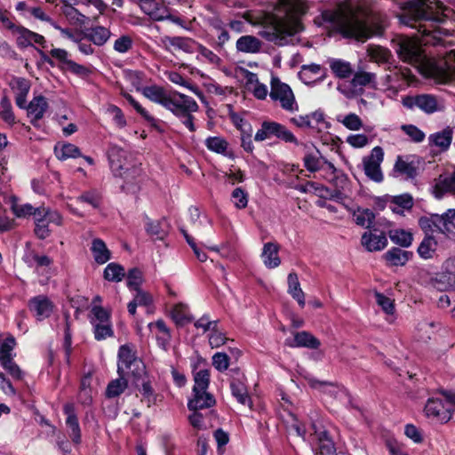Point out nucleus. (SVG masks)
<instances>
[{
	"label": "nucleus",
	"mask_w": 455,
	"mask_h": 455,
	"mask_svg": "<svg viewBox=\"0 0 455 455\" xmlns=\"http://www.w3.org/2000/svg\"><path fill=\"white\" fill-rule=\"evenodd\" d=\"M446 12H450L449 8L437 0H408L402 4L397 18L400 23L416 28L424 44L453 45L455 42L448 38L455 29L444 27Z\"/></svg>",
	"instance_id": "f257e3e1"
},
{
	"label": "nucleus",
	"mask_w": 455,
	"mask_h": 455,
	"mask_svg": "<svg viewBox=\"0 0 455 455\" xmlns=\"http://www.w3.org/2000/svg\"><path fill=\"white\" fill-rule=\"evenodd\" d=\"M392 44L403 62L414 66L427 76L435 78L441 84H448L455 79V50L450 51L443 60L436 64L427 58L418 40L399 36Z\"/></svg>",
	"instance_id": "f03ea898"
},
{
	"label": "nucleus",
	"mask_w": 455,
	"mask_h": 455,
	"mask_svg": "<svg viewBox=\"0 0 455 455\" xmlns=\"http://www.w3.org/2000/svg\"><path fill=\"white\" fill-rule=\"evenodd\" d=\"M324 22L346 38L364 42L384 31L383 15H366L352 10L325 11L322 14Z\"/></svg>",
	"instance_id": "7ed1b4c3"
},
{
	"label": "nucleus",
	"mask_w": 455,
	"mask_h": 455,
	"mask_svg": "<svg viewBox=\"0 0 455 455\" xmlns=\"http://www.w3.org/2000/svg\"><path fill=\"white\" fill-rule=\"evenodd\" d=\"M302 30L303 25L299 19L273 15L264 21L259 35L277 46H284L292 44L293 36Z\"/></svg>",
	"instance_id": "20e7f679"
},
{
	"label": "nucleus",
	"mask_w": 455,
	"mask_h": 455,
	"mask_svg": "<svg viewBox=\"0 0 455 455\" xmlns=\"http://www.w3.org/2000/svg\"><path fill=\"white\" fill-rule=\"evenodd\" d=\"M165 108L179 118L189 132H196L193 114L198 111L199 106L192 97L177 91H171Z\"/></svg>",
	"instance_id": "39448f33"
},
{
	"label": "nucleus",
	"mask_w": 455,
	"mask_h": 455,
	"mask_svg": "<svg viewBox=\"0 0 455 455\" xmlns=\"http://www.w3.org/2000/svg\"><path fill=\"white\" fill-rule=\"evenodd\" d=\"M425 161L418 155H399L396 156L390 175L403 180H414L424 169Z\"/></svg>",
	"instance_id": "423d86ee"
},
{
	"label": "nucleus",
	"mask_w": 455,
	"mask_h": 455,
	"mask_svg": "<svg viewBox=\"0 0 455 455\" xmlns=\"http://www.w3.org/2000/svg\"><path fill=\"white\" fill-rule=\"evenodd\" d=\"M117 373L119 376H132L139 379L145 373L143 363L137 358L135 353L127 345H123L118 350Z\"/></svg>",
	"instance_id": "0eeeda50"
},
{
	"label": "nucleus",
	"mask_w": 455,
	"mask_h": 455,
	"mask_svg": "<svg viewBox=\"0 0 455 455\" xmlns=\"http://www.w3.org/2000/svg\"><path fill=\"white\" fill-rule=\"evenodd\" d=\"M276 138L286 143L299 145V141L295 135L283 124L275 121H264L260 128L257 131L254 140L258 142Z\"/></svg>",
	"instance_id": "6e6552de"
},
{
	"label": "nucleus",
	"mask_w": 455,
	"mask_h": 455,
	"mask_svg": "<svg viewBox=\"0 0 455 455\" xmlns=\"http://www.w3.org/2000/svg\"><path fill=\"white\" fill-rule=\"evenodd\" d=\"M402 104L404 108L411 110L417 108L427 115L442 112L445 109L442 100L428 93L405 96L402 99Z\"/></svg>",
	"instance_id": "1a4fd4ad"
},
{
	"label": "nucleus",
	"mask_w": 455,
	"mask_h": 455,
	"mask_svg": "<svg viewBox=\"0 0 455 455\" xmlns=\"http://www.w3.org/2000/svg\"><path fill=\"white\" fill-rule=\"evenodd\" d=\"M269 96L272 100L279 101L284 110L292 112L298 109L291 89L277 78L272 79Z\"/></svg>",
	"instance_id": "9d476101"
},
{
	"label": "nucleus",
	"mask_w": 455,
	"mask_h": 455,
	"mask_svg": "<svg viewBox=\"0 0 455 455\" xmlns=\"http://www.w3.org/2000/svg\"><path fill=\"white\" fill-rule=\"evenodd\" d=\"M384 160V151L379 146L373 148L371 154L363 158V165L365 175L374 182L379 183L384 176L380 164Z\"/></svg>",
	"instance_id": "9b49d317"
},
{
	"label": "nucleus",
	"mask_w": 455,
	"mask_h": 455,
	"mask_svg": "<svg viewBox=\"0 0 455 455\" xmlns=\"http://www.w3.org/2000/svg\"><path fill=\"white\" fill-rule=\"evenodd\" d=\"M143 12L153 20L161 21L170 20L172 22L179 23L180 18L171 14L170 9L165 5L163 0H137Z\"/></svg>",
	"instance_id": "f8f14e48"
},
{
	"label": "nucleus",
	"mask_w": 455,
	"mask_h": 455,
	"mask_svg": "<svg viewBox=\"0 0 455 455\" xmlns=\"http://www.w3.org/2000/svg\"><path fill=\"white\" fill-rule=\"evenodd\" d=\"M453 135L454 127L450 125L445 126L441 131L431 133L427 138L431 154L436 156L447 152L451 146Z\"/></svg>",
	"instance_id": "ddd939ff"
},
{
	"label": "nucleus",
	"mask_w": 455,
	"mask_h": 455,
	"mask_svg": "<svg viewBox=\"0 0 455 455\" xmlns=\"http://www.w3.org/2000/svg\"><path fill=\"white\" fill-rule=\"evenodd\" d=\"M425 412L441 423H446L451 419V405L439 398H430L425 406Z\"/></svg>",
	"instance_id": "4468645a"
},
{
	"label": "nucleus",
	"mask_w": 455,
	"mask_h": 455,
	"mask_svg": "<svg viewBox=\"0 0 455 455\" xmlns=\"http://www.w3.org/2000/svg\"><path fill=\"white\" fill-rule=\"evenodd\" d=\"M108 157L110 167L115 175H123L124 168H130V164H132L128 159V151L117 145H109L108 149Z\"/></svg>",
	"instance_id": "2eb2a0df"
},
{
	"label": "nucleus",
	"mask_w": 455,
	"mask_h": 455,
	"mask_svg": "<svg viewBox=\"0 0 455 455\" xmlns=\"http://www.w3.org/2000/svg\"><path fill=\"white\" fill-rule=\"evenodd\" d=\"M315 450L317 455H337L332 437L327 430L315 431Z\"/></svg>",
	"instance_id": "dca6fc26"
},
{
	"label": "nucleus",
	"mask_w": 455,
	"mask_h": 455,
	"mask_svg": "<svg viewBox=\"0 0 455 455\" xmlns=\"http://www.w3.org/2000/svg\"><path fill=\"white\" fill-rule=\"evenodd\" d=\"M28 307L36 319L42 321L51 315L53 304L46 296L38 295L29 300Z\"/></svg>",
	"instance_id": "f3484780"
},
{
	"label": "nucleus",
	"mask_w": 455,
	"mask_h": 455,
	"mask_svg": "<svg viewBox=\"0 0 455 455\" xmlns=\"http://www.w3.org/2000/svg\"><path fill=\"white\" fill-rule=\"evenodd\" d=\"M48 107L47 100L43 95L35 96L28 103V116L31 118L30 122L34 126H37V122L44 117Z\"/></svg>",
	"instance_id": "a211bd4d"
},
{
	"label": "nucleus",
	"mask_w": 455,
	"mask_h": 455,
	"mask_svg": "<svg viewBox=\"0 0 455 455\" xmlns=\"http://www.w3.org/2000/svg\"><path fill=\"white\" fill-rule=\"evenodd\" d=\"M362 244L368 251H378L387 246V239L383 232H379L375 229L374 232H365L363 235Z\"/></svg>",
	"instance_id": "6ab92c4d"
},
{
	"label": "nucleus",
	"mask_w": 455,
	"mask_h": 455,
	"mask_svg": "<svg viewBox=\"0 0 455 455\" xmlns=\"http://www.w3.org/2000/svg\"><path fill=\"white\" fill-rule=\"evenodd\" d=\"M263 42L257 36L245 35L240 36L235 43L236 51L243 53L257 54L260 52Z\"/></svg>",
	"instance_id": "aec40b11"
},
{
	"label": "nucleus",
	"mask_w": 455,
	"mask_h": 455,
	"mask_svg": "<svg viewBox=\"0 0 455 455\" xmlns=\"http://www.w3.org/2000/svg\"><path fill=\"white\" fill-rule=\"evenodd\" d=\"M286 345L291 347H307L310 349H317L321 342L310 332L302 331L296 332L292 340L286 339Z\"/></svg>",
	"instance_id": "412c9836"
},
{
	"label": "nucleus",
	"mask_w": 455,
	"mask_h": 455,
	"mask_svg": "<svg viewBox=\"0 0 455 455\" xmlns=\"http://www.w3.org/2000/svg\"><path fill=\"white\" fill-rule=\"evenodd\" d=\"M40 55L41 60L50 65L51 67H55V62L53 59L59 61L58 67L65 71L66 67L68 66V62H70L71 60L68 59V52L60 48H54L50 51V56L46 54L42 50H37Z\"/></svg>",
	"instance_id": "4be33fe9"
},
{
	"label": "nucleus",
	"mask_w": 455,
	"mask_h": 455,
	"mask_svg": "<svg viewBox=\"0 0 455 455\" xmlns=\"http://www.w3.org/2000/svg\"><path fill=\"white\" fill-rule=\"evenodd\" d=\"M194 397L188 403L189 411H196L206 408H211L215 405L216 400L214 396L207 391H193Z\"/></svg>",
	"instance_id": "5701e85b"
},
{
	"label": "nucleus",
	"mask_w": 455,
	"mask_h": 455,
	"mask_svg": "<svg viewBox=\"0 0 455 455\" xmlns=\"http://www.w3.org/2000/svg\"><path fill=\"white\" fill-rule=\"evenodd\" d=\"M146 231L152 239L164 241L169 233V224L165 219L152 220L148 218Z\"/></svg>",
	"instance_id": "b1692460"
},
{
	"label": "nucleus",
	"mask_w": 455,
	"mask_h": 455,
	"mask_svg": "<svg viewBox=\"0 0 455 455\" xmlns=\"http://www.w3.org/2000/svg\"><path fill=\"white\" fill-rule=\"evenodd\" d=\"M64 413L67 415L66 424L70 429V437L75 443L81 442V430L78 419L75 413L74 405L67 403L64 405Z\"/></svg>",
	"instance_id": "393cba45"
},
{
	"label": "nucleus",
	"mask_w": 455,
	"mask_h": 455,
	"mask_svg": "<svg viewBox=\"0 0 455 455\" xmlns=\"http://www.w3.org/2000/svg\"><path fill=\"white\" fill-rule=\"evenodd\" d=\"M141 93L152 102L160 104L165 108L171 91H167L159 85H150L143 87Z\"/></svg>",
	"instance_id": "a878e982"
},
{
	"label": "nucleus",
	"mask_w": 455,
	"mask_h": 455,
	"mask_svg": "<svg viewBox=\"0 0 455 455\" xmlns=\"http://www.w3.org/2000/svg\"><path fill=\"white\" fill-rule=\"evenodd\" d=\"M140 175V169L135 164H131L130 168H124L123 175H117L124 179V184L121 185L122 190L127 193H133L137 188V179Z\"/></svg>",
	"instance_id": "bb28decb"
},
{
	"label": "nucleus",
	"mask_w": 455,
	"mask_h": 455,
	"mask_svg": "<svg viewBox=\"0 0 455 455\" xmlns=\"http://www.w3.org/2000/svg\"><path fill=\"white\" fill-rule=\"evenodd\" d=\"M446 192L455 194V167L451 173L440 175L434 188L436 198H441Z\"/></svg>",
	"instance_id": "cd10ccee"
},
{
	"label": "nucleus",
	"mask_w": 455,
	"mask_h": 455,
	"mask_svg": "<svg viewBox=\"0 0 455 455\" xmlns=\"http://www.w3.org/2000/svg\"><path fill=\"white\" fill-rule=\"evenodd\" d=\"M230 389L232 395L243 405H251V401L248 394L247 387L240 378L232 376L230 381Z\"/></svg>",
	"instance_id": "c85d7f7f"
},
{
	"label": "nucleus",
	"mask_w": 455,
	"mask_h": 455,
	"mask_svg": "<svg viewBox=\"0 0 455 455\" xmlns=\"http://www.w3.org/2000/svg\"><path fill=\"white\" fill-rule=\"evenodd\" d=\"M110 36V30L102 26H94L86 28L84 32V37L98 46L104 45L109 39Z\"/></svg>",
	"instance_id": "c756f323"
},
{
	"label": "nucleus",
	"mask_w": 455,
	"mask_h": 455,
	"mask_svg": "<svg viewBox=\"0 0 455 455\" xmlns=\"http://www.w3.org/2000/svg\"><path fill=\"white\" fill-rule=\"evenodd\" d=\"M304 149L306 150V154L303 157V163L305 168L310 172H315L319 171L322 167L323 156L320 154L318 149H315V153L310 152V146L305 143H300Z\"/></svg>",
	"instance_id": "7c9ffc66"
},
{
	"label": "nucleus",
	"mask_w": 455,
	"mask_h": 455,
	"mask_svg": "<svg viewBox=\"0 0 455 455\" xmlns=\"http://www.w3.org/2000/svg\"><path fill=\"white\" fill-rule=\"evenodd\" d=\"M307 186L315 188L318 196L323 199H330L341 203L347 198V196L340 190V188L331 189L326 186L319 185L315 182H308Z\"/></svg>",
	"instance_id": "2f4dec72"
},
{
	"label": "nucleus",
	"mask_w": 455,
	"mask_h": 455,
	"mask_svg": "<svg viewBox=\"0 0 455 455\" xmlns=\"http://www.w3.org/2000/svg\"><path fill=\"white\" fill-rule=\"evenodd\" d=\"M353 78L350 81V84L354 89H360L365 86L374 87L377 83V76L375 73L366 71H356L353 73Z\"/></svg>",
	"instance_id": "473e14b6"
},
{
	"label": "nucleus",
	"mask_w": 455,
	"mask_h": 455,
	"mask_svg": "<svg viewBox=\"0 0 455 455\" xmlns=\"http://www.w3.org/2000/svg\"><path fill=\"white\" fill-rule=\"evenodd\" d=\"M329 63L331 72L339 79L348 78L354 73L352 65L348 61L339 59H331Z\"/></svg>",
	"instance_id": "72a5a7b5"
},
{
	"label": "nucleus",
	"mask_w": 455,
	"mask_h": 455,
	"mask_svg": "<svg viewBox=\"0 0 455 455\" xmlns=\"http://www.w3.org/2000/svg\"><path fill=\"white\" fill-rule=\"evenodd\" d=\"M141 379L140 387L139 390L140 394L143 395V398L148 403V406H150L152 403H156L157 395L156 394L151 380L146 373L142 374L139 379H134L137 386H139V381Z\"/></svg>",
	"instance_id": "f704fd0d"
},
{
	"label": "nucleus",
	"mask_w": 455,
	"mask_h": 455,
	"mask_svg": "<svg viewBox=\"0 0 455 455\" xmlns=\"http://www.w3.org/2000/svg\"><path fill=\"white\" fill-rule=\"evenodd\" d=\"M288 292L298 301L301 307L305 306V294L300 288L297 274L293 272L288 275Z\"/></svg>",
	"instance_id": "c9c22d12"
},
{
	"label": "nucleus",
	"mask_w": 455,
	"mask_h": 455,
	"mask_svg": "<svg viewBox=\"0 0 455 455\" xmlns=\"http://www.w3.org/2000/svg\"><path fill=\"white\" fill-rule=\"evenodd\" d=\"M0 118L9 125L16 124L11 100L6 95H4L0 100Z\"/></svg>",
	"instance_id": "e433bc0d"
},
{
	"label": "nucleus",
	"mask_w": 455,
	"mask_h": 455,
	"mask_svg": "<svg viewBox=\"0 0 455 455\" xmlns=\"http://www.w3.org/2000/svg\"><path fill=\"white\" fill-rule=\"evenodd\" d=\"M128 376H119L118 379L110 381L107 387L106 395L108 398L119 396L128 386Z\"/></svg>",
	"instance_id": "4c0bfd02"
},
{
	"label": "nucleus",
	"mask_w": 455,
	"mask_h": 455,
	"mask_svg": "<svg viewBox=\"0 0 455 455\" xmlns=\"http://www.w3.org/2000/svg\"><path fill=\"white\" fill-rule=\"evenodd\" d=\"M124 98L134 108L138 114H140L151 126L156 127V119L149 114L131 94L122 92Z\"/></svg>",
	"instance_id": "58836bf2"
},
{
	"label": "nucleus",
	"mask_w": 455,
	"mask_h": 455,
	"mask_svg": "<svg viewBox=\"0 0 455 455\" xmlns=\"http://www.w3.org/2000/svg\"><path fill=\"white\" fill-rule=\"evenodd\" d=\"M54 152L60 160H66L68 158H76L81 156L80 149L70 143L63 144L61 146H55Z\"/></svg>",
	"instance_id": "ea45409f"
},
{
	"label": "nucleus",
	"mask_w": 455,
	"mask_h": 455,
	"mask_svg": "<svg viewBox=\"0 0 455 455\" xmlns=\"http://www.w3.org/2000/svg\"><path fill=\"white\" fill-rule=\"evenodd\" d=\"M389 237L393 243L401 247H409L413 240L412 234L403 229L390 230Z\"/></svg>",
	"instance_id": "a19ab883"
},
{
	"label": "nucleus",
	"mask_w": 455,
	"mask_h": 455,
	"mask_svg": "<svg viewBox=\"0 0 455 455\" xmlns=\"http://www.w3.org/2000/svg\"><path fill=\"white\" fill-rule=\"evenodd\" d=\"M124 276V268L117 263H109L104 270V278L109 282L118 283Z\"/></svg>",
	"instance_id": "79ce46f5"
},
{
	"label": "nucleus",
	"mask_w": 455,
	"mask_h": 455,
	"mask_svg": "<svg viewBox=\"0 0 455 455\" xmlns=\"http://www.w3.org/2000/svg\"><path fill=\"white\" fill-rule=\"evenodd\" d=\"M323 68L319 64L311 63L307 65H302L300 71L299 73V78L305 84H312L315 80L313 79L314 76H316L321 73Z\"/></svg>",
	"instance_id": "37998d69"
},
{
	"label": "nucleus",
	"mask_w": 455,
	"mask_h": 455,
	"mask_svg": "<svg viewBox=\"0 0 455 455\" xmlns=\"http://www.w3.org/2000/svg\"><path fill=\"white\" fill-rule=\"evenodd\" d=\"M162 42L164 44H169L171 46H173V47L182 50L184 52H191L192 40L189 38L182 37V36H166L162 38Z\"/></svg>",
	"instance_id": "c03bdc74"
},
{
	"label": "nucleus",
	"mask_w": 455,
	"mask_h": 455,
	"mask_svg": "<svg viewBox=\"0 0 455 455\" xmlns=\"http://www.w3.org/2000/svg\"><path fill=\"white\" fill-rule=\"evenodd\" d=\"M355 221L361 227L370 228L375 219V214L370 209L358 208L354 213Z\"/></svg>",
	"instance_id": "a18cd8bd"
},
{
	"label": "nucleus",
	"mask_w": 455,
	"mask_h": 455,
	"mask_svg": "<svg viewBox=\"0 0 455 455\" xmlns=\"http://www.w3.org/2000/svg\"><path fill=\"white\" fill-rule=\"evenodd\" d=\"M13 33L17 35L16 43L20 48H27L28 46H33V31L22 26H18V28L15 29Z\"/></svg>",
	"instance_id": "49530a36"
},
{
	"label": "nucleus",
	"mask_w": 455,
	"mask_h": 455,
	"mask_svg": "<svg viewBox=\"0 0 455 455\" xmlns=\"http://www.w3.org/2000/svg\"><path fill=\"white\" fill-rule=\"evenodd\" d=\"M387 80L392 84L397 83L399 86L402 85L400 82L409 85L414 80V76L411 74L409 68H403L387 76Z\"/></svg>",
	"instance_id": "de8ad7c7"
},
{
	"label": "nucleus",
	"mask_w": 455,
	"mask_h": 455,
	"mask_svg": "<svg viewBox=\"0 0 455 455\" xmlns=\"http://www.w3.org/2000/svg\"><path fill=\"white\" fill-rule=\"evenodd\" d=\"M172 318L177 325H184L189 323L192 318L188 316L186 305L179 303L172 310Z\"/></svg>",
	"instance_id": "09e8293b"
},
{
	"label": "nucleus",
	"mask_w": 455,
	"mask_h": 455,
	"mask_svg": "<svg viewBox=\"0 0 455 455\" xmlns=\"http://www.w3.org/2000/svg\"><path fill=\"white\" fill-rule=\"evenodd\" d=\"M193 391H207L210 384V371L207 369L200 370L195 374Z\"/></svg>",
	"instance_id": "8fccbe9b"
},
{
	"label": "nucleus",
	"mask_w": 455,
	"mask_h": 455,
	"mask_svg": "<svg viewBox=\"0 0 455 455\" xmlns=\"http://www.w3.org/2000/svg\"><path fill=\"white\" fill-rule=\"evenodd\" d=\"M368 54L376 62L386 63L391 56L390 52L381 46L371 45L368 48Z\"/></svg>",
	"instance_id": "3c124183"
},
{
	"label": "nucleus",
	"mask_w": 455,
	"mask_h": 455,
	"mask_svg": "<svg viewBox=\"0 0 455 455\" xmlns=\"http://www.w3.org/2000/svg\"><path fill=\"white\" fill-rule=\"evenodd\" d=\"M401 130L411 139V140L414 143L422 142L426 134L423 131H421L418 126L414 124H403L401 126Z\"/></svg>",
	"instance_id": "603ef678"
},
{
	"label": "nucleus",
	"mask_w": 455,
	"mask_h": 455,
	"mask_svg": "<svg viewBox=\"0 0 455 455\" xmlns=\"http://www.w3.org/2000/svg\"><path fill=\"white\" fill-rule=\"evenodd\" d=\"M9 85L15 95L28 94L30 90V82L23 77H13Z\"/></svg>",
	"instance_id": "864d4df0"
},
{
	"label": "nucleus",
	"mask_w": 455,
	"mask_h": 455,
	"mask_svg": "<svg viewBox=\"0 0 455 455\" xmlns=\"http://www.w3.org/2000/svg\"><path fill=\"white\" fill-rule=\"evenodd\" d=\"M228 142L220 137H209L205 140V146L211 151L224 154L228 148Z\"/></svg>",
	"instance_id": "5fc2aeb1"
},
{
	"label": "nucleus",
	"mask_w": 455,
	"mask_h": 455,
	"mask_svg": "<svg viewBox=\"0 0 455 455\" xmlns=\"http://www.w3.org/2000/svg\"><path fill=\"white\" fill-rule=\"evenodd\" d=\"M91 323L94 327V337L97 340H102L113 336L114 332L111 323H95L93 320H91Z\"/></svg>",
	"instance_id": "6e6d98bb"
},
{
	"label": "nucleus",
	"mask_w": 455,
	"mask_h": 455,
	"mask_svg": "<svg viewBox=\"0 0 455 455\" xmlns=\"http://www.w3.org/2000/svg\"><path fill=\"white\" fill-rule=\"evenodd\" d=\"M168 78L173 84L188 88L197 96H203V92L200 91V89L196 85L190 84L180 73L174 71L170 72Z\"/></svg>",
	"instance_id": "4d7b16f0"
},
{
	"label": "nucleus",
	"mask_w": 455,
	"mask_h": 455,
	"mask_svg": "<svg viewBox=\"0 0 455 455\" xmlns=\"http://www.w3.org/2000/svg\"><path fill=\"white\" fill-rule=\"evenodd\" d=\"M15 345V339L12 336H10L4 340L0 346V362L6 360L10 363V358H13L12 350Z\"/></svg>",
	"instance_id": "13d9d810"
},
{
	"label": "nucleus",
	"mask_w": 455,
	"mask_h": 455,
	"mask_svg": "<svg viewBox=\"0 0 455 455\" xmlns=\"http://www.w3.org/2000/svg\"><path fill=\"white\" fill-rule=\"evenodd\" d=\"M308 117L312 121V130L317 132H322L323 127L326 129L330 127V124L324 119V114L320 110L308 114Z\"/></svg>",
	"instance_id": "bf43d9fd"
},
{
	"label": "nucleus",
	"mask_w": 455,
	"mask_h": 455,
	"mask_svg": "<svg viewBox=\"0 0 455 455\" xmlns=\"http://www.w3.org/2000/svg\"><path fill=\"white\" fill-rule=\"evenodd\" d=\"M437 248V242L431 235H427L419 246L418 247V253L419 256H425L429 252H435Z\"/></svg>",
	"instance_id": "052dcab7"
},
{
	"label": "nucleus",
	"mask_w": 455,
	"mask_h": 455,
	"mask_svg": "<svg viewBox=\"0 0 455 455\" xmlns=\"http://www.w3.org/2000/svg\"><path fill=\"white\" fill-rule=\"evenodd\" d=\"M142 283V273L137 268H131L127 273V286L131 290H137L140 288Z\"/></svg>",
	"instance_id": "680f3d73"
},
{
	"label": "nucleus",
	"mask_w": 455,
	"mask_h": 455,
	"mask_svg": "<svg viewBox=\"0 0 455 455\" xmlns=\"http://www.w3.org/2000/svg\"><path fill=\"white\" fill-rule=\"evenodd\" d=\"M375 298L377 304L387 315H393L395 311L394 300L385 296L384 294L375 291Z\"/></svg>",
	"instance_id": "e2e57ef3"
},
{
	"label": "nucleus",
	"mask_w": 455,
	"mask_h": 455,
	"mask_svg": "<svg viewBox=\"0 0 455 455\" xmlns=\"http://www.w3.org/2000/svg\"><path fill=\"white\" fill-rule=\"evenodd\" d=\"M342 124L351 131H358L363 126L361 118L355 113L347 115L342 120L338 119Z\"/></svg>",
	"instance_id": "0e129e2a"
},
{
	"label": "nucleus",
	"mask_w": 455,
	"mask_h": 455,
	"mask_svg": "<svg viewBox=\"0 0 455 455\" xmlns=\"http://www.w3.org/2000/svg\"><path fill=\"white\" fill-rule=\"evenodd\" d=\"M232 200L237 209H243L248 204V194L242 188H236L232 192Z\"/></svg>",
	"instance_id": "69168bd1"
},
{
	"label": "nucleus",
	"mask_w": 455,
	"mask_h": 455,
	"mask_svg": "<svg viewBox=\"0 0 455 455\" xmlns=\"http://www.w3.org/2000/svg\"><path fill=\"white\" fill-rule=\"evenodd\" d=\"M91 313L92 317L91 320L95 321V323H110V314L104 307L100 306L92 307Z\"/></svg>",
	"instance_id": "338daca9"
},
{
	"label": "nucleus",
	"mask_w": 455,
	"mask_h": 455,
	"mask_svg": "<svg viewBox=\"0 0 455 455\" xmlns=\"http://www.w3.org/2000/svg\"><path fill=\"white\" fill-rule=\"evenodd\" d=\"M53 221V218L44 219V220H38L35 223V234L39 239H45L51 234L49 229V223Z\"/></svg>",
	"instance_id": "774afa93"
}]
</instances>
